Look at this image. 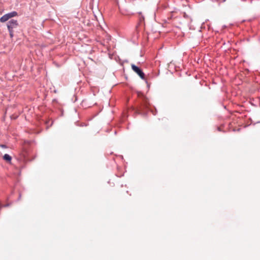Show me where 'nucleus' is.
Listing matches in <instances>:
<instances>
[{"mask_svg": "<svg viewBox=\"0 0 260 260\" xmlns=\"http://www.w3.org/2000/svg\"><path fill=\"white\" fill-rule=\"evenodd\" d=\"M3 159L8 162H11L12 157L8 154H5L3 156Z\"/></svg>", "mask_w": 260, "mask_h": 260, "instance_id": "obj_4", "label": "nucleus"}, {"mask_svg": "<svg viewBox=\"0 0 260 260\" xmlns=\"http://www.w3.org/2000/svg\"><path fill=\"white\" fill-rule=\"evenodd\" d=\"M8 206V205H5V207H7Z\"/></svg>", "mask_w": 260, "mask_h": 260, "instance_id": "obj_13", "label": "nucleus"}, {"mask_svg": "<svg viewBox=\"0 0 260 260\" xmlns=\"http://www.w3.org/2000/svg\"><path fill=\"white\" fill-rule=\"evenodd\" d=\"M184 17L185 18H188V16H187V15L186 14V13H184Z\"/></svg>", "mask_w": 260, "mask_h": 260, "instance_id": "obj_8", "label": "nucleus"}, {"mask_svg": "<svg viewBox=\"0 0 260 260\" xmlns=\"http://www.w3.org/2000/svg\"><path fill=\"white\" fill-rule=\"evenodd\" d=\"M18 15V13L16 11H13L5 15H3L2 17L0 18V22H5L8 20L10 18H11L13 17H15Z\"/></svg>", "mask_w": 260, "mask_h": 260, "instance_id": "obj_1", "label": "nucleus"}, {"mask_svg": "<svg viewBox=\"0 0 260 260\" xmlns=\"http://www.w3.org/2000/svg\"><path fill=\"white\" fill-rule=\"evenodd\" d=\"M139 19H140V22H142V21H144V17L143 16H141L140 17Z\"/></svg>", "mask_w": 260, "mask_h": 260, "instance_id": "obj_7", "label": "nucleus"}, {"mask_svg": "<svg viewBox=\"0 0 260 260\" xmlns=\"http://www.w3.org/2000/svg\"><path fill=\"white\" fill-rule=\"evenodd\" d=\"M172 17H173V15L171 14V16L170 17H168V19H172Z\"/></svg>", "mask_w": 260, "mask_h": 260, "instance_id": "obj_9", "label": "nucleus"}, {"mask_svg": "<svg viewBox=\"0 0 260 260\" xmlns=\"http://www.w3.org/2000/svg\"><path fill=\"white\" fill-rule=\"evenodd\" d=\"M10 36L11 38H12L14 36V30L8 29Z\"/></svg>", "mask_w": 260, "mask_h": 260, "instance_id": "obj_5", "label": "nucleus"}, {"mask_svg": "<svg viewBox=\"0 0 260 260\" xmlns=\"http://www.w3.org/2000/svg\"><path fill=\"white\" fill-rule=\"evenodd\" d=\"M146 83H148L147 81H146ZM147 86H149L148 84H147Z\"/></svg>", "mask_w": 260, "mask_h": 260, "instance_id": "obj_12", "label": "nucleus"}, {"mask_svg": "<svg viewBox=\"0 0 260 260\" xmlns=\"http://www.w3.org/2000/svg\"><path fill=\"white\" fill-rule=\"evenodd\" d=\"M21 194L19 193V198H18V200H20V198H21Z\"/></svg>", "mask_w": 260, "mask_h": 260, "instance_id": "obj_11", "label": "nucleus"}, {"mask_svg": "<svg viewBox=\"0 0 260 260\" xmlns=\"http://www.w3.org/2000/svg\"><path fill=\"white\" fill-rule=\"evenodd\" d=\"M17 117H18V115H14H14H12L11 116V119H16L17 118Z\"/></svg>", "mask_w": 260, "mask_h": 260, "instance_id": "obj_6", "label": "nucleus"}, {"mask_svg": "<svg viewBox=\"0 0 260 260\" xmlns=\"http://www.w3.org/2000/svg\"><path fill=\"white\" fill-rule=\"evenodd\" d=\"M1 147H3V148H6V146L5 145H2Z\"/></svg>", "mask_w": 260, "mask_h": 260, "instance_id": "obj_10", "label": "nucleus"}, {"mask_svg": "<svg viewBox=\"0 0 260 260\" xmlns=\"http://www.w3.org/2000/svg\"><path fill=\"white\" fill-rule=\"evenodd\" d=\"M19 25L18 22L16 20L11 19L7 23L8 29L13 30L14 28H17Z\"/></svg>", "mask_w": 260, "mask_h": 260, "instance_id": "obj_3", "label": "nucleus"}, {"mask_svg": "<svg viewBox=\"0 0 260 260\" xmlns=\"http://www.w3.org/2000/svg\"><path fill=\"white\" fill-rule=\"evenodd\" d=\"M132 70L138 74V75L142 79H145V74L143 72L142 70L139 67L137 66L134 64H132Z\"/></svg>", "mask_w": 260, "mask_h": 260, "instance_id": "obj_2", "label": "nucleus"}]
</instances>
